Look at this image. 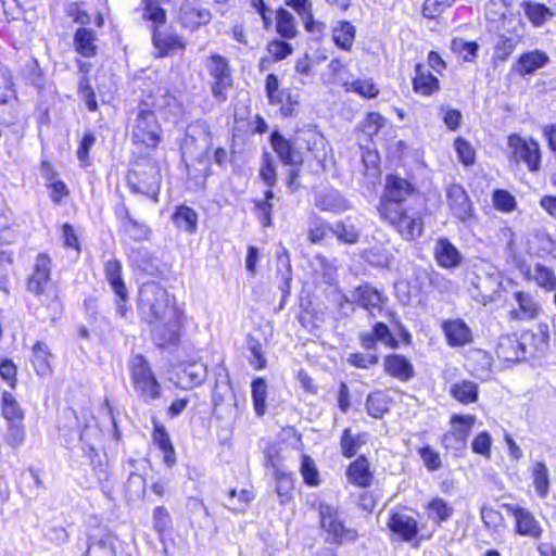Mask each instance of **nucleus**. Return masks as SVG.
<instances>
[{
	"instance_id": "nucleus-21",
	"label": "nucleus",
	"mask_w": 556,
	"mask_h": 556,
	"mask_svg": "<svg viewBox=\"0 0 556 556\" xmlns=\"http://www.w3.org/2000/svg\"><path fill=\"white\" fill-rule=\"evenodd\" d=\"M433 253L438 265L445 269L456 268L463 261L462 253L446 238L437 241Z\"/></svg>"
},
{
	"instance_id": "nucleus-1",
	"label": "nucleus",
	"mask_w": 556,
	"mask_h": 556,
	"mask_svg": "<svg viewBox=\"0 0 556 556\" xmlns=\"http://www.w3.org/2000/svg\"><path fill=\"white\" fill-rule=\"evenodd\" d=\"M138 309L141 317L151 325L182 313L175 306L174 299L166 289L155 282L144 283L140 288Z\"/></svg>"
},
{
	"instance_id": "nucleus-25",
	"label": "nucleus",
	"mask_w": 556,
	"mask_h": 556,
	"mask_svg": "<svg viewBox=\"0 0 556 556\" xmlns=\"http://www.w3.org/2000/svg\"><path fill=\"white\" fill-rule=\"evenodd\" d=\"M348 481L361 488H368L372 481V473L369 469V463L364 456H359L350 464L346 470Z\"/></svg>"
},
{
	"instance_id": "nucleus-20",
	"label": "nucleus",
	"mask_w": 556,
	"mask_h": 556,
	"mask_svg": "<svg viewBox=\"0 0 556 556\" xmlns=\"http://www.w3.org/2000/svg\"><path fill=\"white\" fill-rule=\"evenodd\" d=\"M549 62V56L541 51L533 50L521 54L513 65L511 71L520 76L534 74Z\"/></svg>"
},
{
	"instance_id": "nucleus-62",
	"label": "nucleus",
	"mask_w": 556,
	"mask_h": 556,
	"mask_svg": "<svg viewBox=\"0 0 556 556\" xmlns=\"http://www.w3.org/2000/svg\"><path fill=\"white\" fill-rule=\"evenodd\" d=\"M455 149L457 151L459 161L464 165L468 166L475 163V151L469 142L463 138H457L455 140Z\"/></svg>"
},
{
	"instance_id": "nucleus-2",
	"label": "nucleus",
	"mask_w": 556,
	"mask_h": 556,
	"mask_svg": "<svg viewBox=\"0 0 556 556\" xmlns=\"http://www.w3.org/2000/svg\"><path fill=\"white\" fill-rule=\"evenodd\" d=\"M155 162L150 160L137 161L134 168L127 176V182L134 193L143 194L159 202V193L161 189V173Z\"/></svg>"
},
{
	"instance_id": "nucleus-11",
	"label": "nucleus",
	"mask_w": 556,
	"mask_h": 556,
	"mask_svg": "<svg viewBox=\"0 0 556 556\" xmlns=\"http://www.w3.org/2000/svg\"><path fill=\"white\" fill-rule=\"evenodd\" d=\"M206 67L213 78L212 93L214 98L218 101H225L226 90L231 86L228 61L219 54H213L207 59Z\"/></svg>"
},
{
	"instance_id": "nucleus-56",
	"label": "nucleus",
	"mask_w": 556,
	"mask_h": 556,
	"mask_svg": "<svg viewBox=\"0 0 556 556\" xmlns=\"http://www.w3.org/2000/svg\"><path fill=\"white\" fill-rule=\"evenodd\" d=\"M525 13L527 17L535 25L543 24L547 16L552 15L549 10L545 5L540 3H528L526 5Z\"/></svg>"
},
{
	"instance_id": "nucleus-4",
	"label": "nucleus",
	"mask_w": 556,
	"mask_h": 556,
	"mask_svg": "<svg viewBox=\"0 0 556 556\" xmlns=\"http://www.w3.org/2000/svg\"><path fill=\"white\" fill-rule=\"evenodd\" d=\"M161 126L153 111L139 106L131 123V141L138 148L155 150L161 141Z\"/></svg>"
},
{
	"instance_id": "nucleus-7",
	"label": "nucleus",
	"mask_w": 556,
	"mask_h": 556,
	"mask_svg": "<svg viewBox=\"0 0 556 556\" xmlns=\"http://www.w3.org/2000/svg\"><path fill=\"white\" fill-rule=\"evenodd\" d=\"M131 375L135 390L144 400H155L160 396V384L142 355H136L132 357Z\"/></svg>"
},
{
	"instance_id": "nucleus-38",
	"label": "nucleus",
	"mask_w": 556,
	"mask_h": 556,
	"mask_svg": "<svg viewBox=\"0 0 556 556\" xmlns=\"http://www.w3.org/2000/svg\"><path fill=\"white\" fill-rule=\"evenodd\" d=\"M62 419L64 422L59 425V432L62 437H64L67 444L74 439V434L76 432H79L80 441L85 440V432L87 427H85V430H79L78 418L74 410H64L62 414Z\"/></svg>"
},
{
	"instance_id": "nucleus-29",
	"label": "nucleus",
	"mask_w": 556,
	"mask_h": 556,
	"mask_svg": "<svg viewBox=\"0 0 556 556\" xmlns=\"http://www.w3.org/2000/svg\"><path fill=\"white\" fill-rule=\"evenodd\" d=\"M425 508L427 518L438 526L446 522L454 514L453 506L439 496L433 497Z\"/></svg>"
},
{
	"instance_id": "nucleus-28",
	"label": "nucleus",
	"mask_w": 556,
	"mask_h": 556,
	"mask_svg": "<svg viewBox=\"0 0 556 556\" xmlns=\"http://www.w3.org/2000/svg\"><path fill=\"white\" fill-rule=\"evenodd\" d=\"M207 370L203 364H188L178 375V386L182 389H191L195 386H200L205 380Z\"/></svg>"
},
{
	"instance_id": "nucleus-59",
	"label": "nucleus",
	"mask_w": 556,
	"mask_h": 556,
	"mask_svg": "<svg viewBox=\"0 0 556 556\" xmlns=\"http://www.w3.org/2000/svg\"><path fill=\"white\" fill-rule=\"evenodd\" d=\"M452 49L455 52L463 54V59L466 62L473 61L479 46L473 41H465L463 39H454L452 42Z\"/></svg>"
},
{
	"instance_id": "nucleus-9",
	"label": "nucleus",
	"mask_w": 556,
	"mask_h": 556,
	"mask_svg": "<svg viewBox=\"0 0 556 556\" xmlns=\"http://www.w3.org/2000/svg\"><path fill=\"white\" fill-rule=\"evenodd\" d=\"M475 422L476 416L473 415H453L450 420L451 428L441 440L444 448L451 451L465 448Z\"/></svg>"
},
{
	"instance_id": "nucleus-22",
	"label": "nucleus",
	"mask_w": 556,
	"mask_h": 556,
	"mask_svg": "<svg viewBox=\"0 0 556 556\" xmlns=\"http://www.w3.org/2000/svg\"><path fill=\"white\" fill-rule=\"evenodd\" d=\"M514 298L518 307L510 311L509 316L511 319L530 320L538 317L540 313V305L531 294L517 291L514 294Z\"/></svg>"
},
{
	"instance_id": "nucleus-8",
	"label": "nucleus",
	"mask_w": 556,
	"mask_h": 556,
	"mask_svg": "<svg viewBox=\"0 0 556 556\" xmlns=\"http://www.w3.org/2000/svg\"><path fill=\"white\" fill-rule=\"evenodd\" d=\"M321 528L326 531L328 540L334 543L352 542L357 538V532L344 527L338 510L327 504L319 506Z\"/></svg>"
},
{
	"instance_id": "nucleus-49",
	"label": "nucleus",
	"mask_w": 556,
	"mask_h": 556,
	"mask_svg": "<svg viewBox=\"0 0 556 556\" xmlns=\"http://www.w3.org/2000/svg\"><path fill=\"white\" fill-rule=\"evenodd\" d=\"M368 414L374 418H381L388 412V399L381 392H375L368 395L366 401Z\"/></svg>"
},
{
	"instance_id": "nucleus-5",
	"label": "nucleus",
	"mask_w": 556,
	"mask_h": 556,
	"mask_svg": "<svg viewBox=\"0 0 556 556\" xmlns=\"http://www.w3.org/2000/svg\"><path fill=\"white\" fill-rule=\"evenodd\" d=\"M213 136L205 121H195L187 128L186 138L181 144L184 160H204L212 148Z\"/></svg>"
},
{
	"instance_id": "nucleus-18",
	"label": "nucleus",
	"mask_w": 556,
	"mask_h": 556,
	"mask_svg": "<svg viewBox=\"0 0 556 556\" xmlns=\"http://www.w3.org/2000/svg\"><path fill=\"white\" fill-rule=\"evenodd\" d=\"M526 343L522 336L520 338L516 334L502 336L496 349L497 356L505 362L525 361L527 357Z\"/></svg>"
},
{
	"instance_id": "nucleus-15",
	"label": "nucleus",
	"mask_w": 556,
	"mask_h": 556,
	"mask_svg": "<svg viewBox=\"0 0 556 556\" xmlns=\"http://www.w3.org/2000/svg\"><path fill=\"white\" fill-rule=\"evenodd\" d=\"M446 201L452 214L462 222L472 217V204L465 189L457 184L446 188Z\"/></svg>"
},
{
	"instance_id": "nucleus-33",
	"label": "nucleus",
	"mask_w": 556,
	"mask_h": 556,
	"mask_svg": "<svg viewBox=\"0 0 556 556\" xmlns=\"http://www.w3.org/2000/svg\"><path fill=\"white\" fill-rule=\"evenodd\" d=\"M172 220L178 229L188 233H194L198 229V214L189 206H177Z\"/></svg>"
},
{
	"instance_id": "nucleus-47",
	"label": "nucleus",
	"mask_w": 556,
	"mask_h": 556,
	"mask_svg": "<svg viewBox=\"0 0 556 556\" xmlns=\"http://www.w3.org/2000/svg\"><path fill=\"white\" fill-rule=\"evenodd\" d=\"M362 443V434H353L351 429H344L340 440L342 455L348 458L353 457L358 452Z\"/></svg>"
},
{
	"instance_id": "nucleus-54",
	"label": "nucleus",
	"mask_w": 556,
	"mask_h": 556,
	"mask_svg": "<svg viewBox=\"0 0 556 556\" xmlns=\"http://www.w3.org/2000/svg\"><path fill=\"white\" fill-rule=\"evenodd\" d=\"M25 440L23 421H9L5 433V441L12 447L20 446Z\"/></svg>"
},
{
	"instance_id": "nucleus-19",
	"label": "nucleus",
	"mask_w": 556,
	"mask_h": 556,
	"mask_svg": "<svg viewBox=\"0 0 556 556\" xmlns=\"http://www.w3.org/2000/svg\"><path fill=\"white\" fill-rule=\"evenodd\" d=\"M516 520V532L519 535L539 539L543 532L540 522L526 508L522 507H508Z\"/></svg>"
},
{
	"instance_id": "nucleus-60",
	"label": "nucleus",
	"mask_w": 556,
	"mask_h": 556,
	"mask_svg": "<svg viewBox=\"0 0 556 556\" xmlns=\"http://www.w3.org/2000/svg\"><path fill=\"white\" fill-rule=\"evenodd\" d=\"M491 444L492 439L489 432L483 431L479 433L471 443V448L476 454H479L485 458L491 457Z\"/></svg>"
},
{
	"instance_id": "nucleus-44",
	"label": "nucleus",
	"mask_w": 556,
	"mask_h": 556,
	"mask_svg": "<svg viewBox=\"0 0 556 556\" xmlns=\"http://www.w3.org/2000/svg\"><path fill=\"white\" fill-rule=\"evenodd\" d=\"M333 236L343 243L354 244L358 241L359 229L351 222V219H346L333 225Z\"/></svg>"
},
{
	"instance_id": "nucleus-42",
	"label": "nucleus",
	"mask_w": 556,
	"mask_h": 556,
	"mask_svg": "<svg viewBox=\"0 0 556 556\" xmlns=\"http://www.w3.org/2000/svg\"><path fill=\"white\" fill-rule=\"evenodd\" d=\"M316 206L323 211L343 212L348 210L346 202L338 191L329 190L320 193L316 199Z\"/></svg>"
},
{
	"instance_id": "nucleus-43",
	"label": "nucleus",
	"mask_w": 556,
	"mask_h": 556,
	"mask_svg": "<svg viewBox=\"0 0 556 556\" xmlns=\"http://www.w3.org/2000/svg\"><path fill=\"white\" fill-rule=\"evenodd\" d=\"M333 40L336 45L343 50H350L355 38V28L350 22H340L333 28Z\"/></svg>"
},
{
	"instance_id": "nucleus-46",
	"label": "nucleus",
	"mask_w": 556,
	"mask_h": 556,
	"mask_svg": "<svg viewBox=\"0 0 556 556\" xmlns=\"http://www.w3.org/2000/svg\"><path fill=\"white\" fill-rule=\"evenodd\" d=\"M267 384L263 378H256L252 382V399L254 410L257 416L266 412Z\"/></svg>"
},
{
	"instance_id": "nucleus-57",
	"label": "nucleus",
	"mask_w": 556,
	"mask_h": 556,
	"mask_svg": "<svg viewBox=\"0 0 556 556\" xmlns=\"http://www.w3.org/2000/svg\"><path fill=\"white\" fill-rule=\"evenodd\" d=\"M450 7L451 3L446 0H425L422 15L426 18L433 20L439 17Z\"/></svg>"
},
{
	"instance_id": "nucleus-26",
	"label": "nucleus",
	"mask_w": 556,
	"mask_h": 556,
	"mask_svg": "<svg viewBox=\"0 0 556 556\" xmlns=\"http://www.w3.org/2000/svg\"><path fill=\"white\" fill-rule=\"evenodd\" d=\"M532 485L536 495L544 500L548 496L551 489L549 470L544 462L536 460L530 468Z\"/></svg>"
},
{
	"instance_id": "nucleus-55",
	"label": "nucleus",
	"mask_w": 556,
	"mask_h": 556,
	"mask_svg": "<svg viewBox=\"0 0 556 556\" xmlns=\"http://www.w3.org/2000/svg\"><path fill=\"white\" fill-rule=\"evenodd\" d=\"M348 91L356 92L364 98H375L379 93V89L371 79H357L352 81Z\"/></svg>"
},
{
	"instance_id": "nucleus-13",
	"label": "nucleus",
	"mask_w": 556,
	"mask_h": 556,
	"mask_svg": "<svg viewBox=\"0 0 556 556\" xmlns=\"http://www.w3.org/2000/svg\"><path fill=\"white\" fill-rule=\"evenodd\" d=\"M415 192V187L406 179L396 175H389L386 180L384 193L380 202V208L392 203L395 207H401L408 197Z\"/></svg>"
},
{
	"instance_id": "nucleus-58",
	"label": "nucleus",
	"mask_w": 556,
	"mask_h": 556,
	"mask_svg": "<svg viewBox=\"0 0 556 556\" xmlns=\"http://www.w3.org/2000/svg\"><path fill=\"white\" fill-rule=\"evenodd\" d=\"M493 203L496 210L503 212H513L516 207L515 198L505 190H495L493 193Z\"/></svg>"
},
{
	"instance_id": "nucleus-17",
	"label": "nucleus",
	"mask_w": 556,
	"mask_h": 556,
	"mask_svg": "<svg viewBox=\"0 0 556 556\" xmlns=\"http://www.w3.org/2000/svg\"><path fill=\"white\" fill-rule=\"evenodd\" d=\"M351 296V301L353 303H356L368 311L371 316H375L376 312L381 313L384 306V298L382 293L367 283L355 288Z\"/></svg>"
},
{
	"instance_id": "nucleus-24",
	"label": "nucleus",
	"mask_w": 556,
	"mask_h": 556,
	"mask_svg": "<svg viewBox=\"0 0 556 556\" xmlns=\"http://www.w3.org/2000/svg\"><path fill=\"white\" fill-rule=\"evenodd\" d=\"M384 371L400 381H407L414 376V367L403 355L393 354L384 358Z\"/></svg>"
},
{
	"instance_id": "nucleus-64",
	"label": "nucleus",
	"mask_w": 556,
	"mask_h": 556,
	"mask_svg": "<svg viewBox=\"0 0 556 556\" xmlns=\"http://www.w3.org/2000/svg\"><path fill=\"white\" fill-rule=\"evenodd\" d=\"M480 515L484 526L490 530L496 531L503 523L501 513L493 508L482 507Z\"/></svg>"
},
{
	"instance_id": "nucleus-16",
	"label": "nucleus",
	"mask_w": 556,
	"mask_h": 556,
	"mask_svg": "<svg viewBox=\"0 0 556 556\" xmlns=\"http://www.w3.org/2000/svg\"><path fill=\"white\" fill-rule=\"evenodd\" d=\"M441 328L447 344L452 348H462L473 341L471 329L460 318L444 320Z\"/></svg>"
},
{
	"instance_id": "nucleus-52",
	"label": "nucleus",
	"mask_w": 556,
	"mask_h": 556,
	"mask_svg": "<svg viewBox=\"0 0 556 556\" xmlns=\"http://www.w3.org/2000/svg\"><path fill=\"white\" fill-rule=\"evenodd\" d=\"M532 277L541 288L553 290L556 287V277L554 271L543 265H535Z\"/></svg>"
},
{
	"instance_id": "nucleus-61",
	"label": "nucleus",
	"mask_w": 556,
	"mask_h": 556,
	"mask_svg": "<svg viewBox=\"0 0 556 556\" xmlns=\"http://www.w3.org/2000/svg\"><path fill=\"white\" fill-rule=\"evenodd\" d=\"M265 89L271 104H280L282 102L283 91L279 89V80L276 75L269 74L266 77Z\"/></svg>"
},
{
	"instance_id": "nucleus-30",
	"label": "nucleus",
	"mask_w": 556,
	"mask_h": 556,
	"mask_svg": "<svg viewBox=\"0 0 556 556\" xmlns=\"http://www.w3.org/2000/svg\"><path fill=\"white\" fill-rule=\"evenodd\" d=\"M277 278H280L281 280L279 289L281 290L283 298L289 295L290 285L292 281V267L289 252L282 245L277 251Z\"/></svg>"
},
{
	"instance_id": "nucleus-6",
	"label": "nucleus",
	"mask_w": 556,
	"mask_h": 556,
	"mask_svg": "<svg viewBox=\"0 0 556 556\" xmlns=\"http://www.w3.org/2000/svg\"><path fill=\"white\" fill-rule=\"evenodd\" d=\"M381 217L392 225L405 240H413L421 236L422 222L416 214H409L406 210L387 204L379 208Z\"/></svg>"
},
{
	"instance_id": "nucleus-3",
	"label": "nucleus",
	"mask_w": 556,
	"mask_h": 556,
	"mask_svg": "<svg viewBox=\"0 0 556 556\" xmlns=\"http://www.w3.org/2000/svg\"><path fill=\"white\" fill-rule=\"evenodd\" d=\"M51 261L46 254H39L36 257L35 266L30 278L28 279V291L41 300L49 308L56 312L60 307L56 289L52 286L50 279Z\"/></svg>"
},
{
	"instance_id": "nucleus-32",
	"label": "nucleus",
	"mask_w": 556,
	"mask_h": 556,
	"mask_svg": "<svg viewBox=\"0 0 556 556\" xmlns=\"http://www.w3.org/2000/svg\"><path fill=\"white\" fill-rule=\"evenodd\" d=\"M51 358L52 354L46 343L37 342L34 345L31 362L39 376L46 377L52 374Z\"/></svg>"
},
{
	"instance_id": "nucleus-40",
	"label": "nucleus",
	"mask_w": 556,
	"mask_h": 556,
	"mask_svg": "<svg viewBox=\"0 0 556 556\" xmlns=\"http://www.w3.org/2000/svg\"><path fill=\"white\" fill-rule=\"evenodd\" d=\"M414 90L422 96H430L439 89V80L431 73H424L421 65L416 66V76L414 78Z\"/></svg>"
},
{
	"instance_id": "nucleus-45",
	"label": "nucleus",
	"mask_w": 556,
	"mask_h": 556,
	"mask_svg": "<svg viewBox=\"0 0 556 556\" xmlns=\"http://www.w3.org/2000/svg\"><path fill=\"white\" fill-rule=\"evenodd\" d=\"M253 498L254 495L250 490H241L238 493L237 490L232 489L228 492L225 506L232 511L242 513L247 509Z\"/></svg>"
},
{
	"instance_id": "nucleus-41",
	"label": "nucleus",
	"mask_w": 556,
	"mask_h": 556,
	"mask_svg": "<svg viewBox=\"0 0 556 556\" xmlns=\"http://www.w3.org/2000/svg\"><path fill=\"white\" fill-rule=\"evenodd\" d=\"M153 43L155 48L160 50V55L162 56L166 55L169 51L185 49L182 39L179 36L173 34L154 31Z\"/></svg>"
},
{
	"instance_id": "nucleus-51",
	"label": "nucleus",
	"mask_w": 556,
	"mask_h": 556,
	"mask_svg": "<svg viewBox=\"0 0 556 556\" xmlns=\"http://www.w3.org/2000/svg\"><path fill=\"white\" fill-rule=\"evenodd\" d=\"M86 556H115L114 541L111 538L94 540L89 543Z\"/></svg>"
},
{
	"instance_id": "nucleus-36",
	"label": "nucleus",
	"mask_w": 556,
	"mask_h": 556,
	"mask_svg": "<svg viewBox=\"0 0 556 556\" xmlns=\"http://www.w3.org/2000/svg\"><path fill=\"white\" fill-rule=\"evenodd\" d=\"M96 34L91 29L79 28L75 33L74 46L76 51L85 58H91L97 53Z\"/></svg>"
},
{
	"instance_id": "nucleus-12",
	"label": "nucleus",
	"mask_w": 556,
	"mask_h": 556,
	"mask_svg": "<svg viewBox=\"0 0 556 556\" xmlns=\"http://www.w3.org/2000/svg\"><path fill=\"white\" fill-rule=\"evenodd\" d=\"M182 321L184 312L168 318H164V320L154 321V327L151 331L152 340L160 348H166L178 343Z\"/></svg>"
},
{
	"instance_id": "nucleus-23",
	"label": "nucleus",
	"mask_w": 556,
	"mask_h": 556,
	"mask_svg": "<svg viewBox=\"0 0 556 556\" xmlns=\"http://www.w3.org/2000/svg\"><path fill=\"white\" fill-rule=\"evenodd\" d=\"M117 216L121 220L123 231L135 241L148 240L151 233V229L142 223L134 219L127 207L122 206L117 211Z\"/></svg>"
},
{
	"instance_id": "nucleus-63",
	"label": "nucleus",
	"mask_w": 556,
	"mask_h": 556,
	"mask_svg": "<svg viewBox=\"0 0 556 556\" xmlns=\"http://www.w3.org/2000/svg\"><path fill=\"white\" fill-rule=\"evenodd\" d=\"M386 119L376 112L369 113L362 124V130L368 135L374 136L378 134L379 129L384 126Z\"/></svg>"
},
{
	"instance_id": "nucleus-34",
	"label": "nucleus",
	"mask_w": 556,
	"mask_h": 556,
	"mask_svg": "<svg viewBox=\"0 0 556 556\" xmlns=\"http://www.w3.org/2000/svg\"><path fill=\"white\" fill-rule=\"evenodd\" d=\"M211 12L207 9H198L191 5H184L180 10V20L184 26L197 29L211 21Z\"/></svg>"
},
{
	"instance_id": "nucleus-35",
	"label": "nucleus",
	"mask_w": 556,
	"mask_h": 556,
	"mask_svg": "<svg viewBox=\"0 0 556 556\" xmlns=\"http://www.w3.org/2000/svg\"><path fill=\"white\" fill-rule=\"evenodd\" d=\"M104 271L108 281L118 299L122 301L127 300V290L121 277L122 264L117 260L109 261L105 264Z\"/></svg>"
},
{
	"instance_id": "nucleus-37",
	"label": "nucleus",
	"mask_w": 556,
	"mask_h": 556,
	"mask_svg": "<svg viewBox=\"0 0 556 556\" xmlns=\"http://www.w3.org/2000/svg\"><path fill=\"white\" fill-rule=\"evenodd\" d=\"M1 413L7 421H23L25 417L24 409L10 391H3L1 395Z\"/></svg>"
},
{
	"instance_id": "nucleus-53",
	"label": "nucleus",
	"mask_w": 556,
	"mask_h": 556,
	"mask_svg": "<svg viewBox=\"0 0 556 556\" xmlns=\"http://www.w3.org/2000/svg\"><path fill=\"white\" fill-rule=\"evenodd\" d=\"M363 257L377 267H387L390 263V253L383 247H375L364 251Z\"/></svg>"
},
{
	"instance_id": "nucleus-31",
	"label": "nucleus",
	"mask_w": 556,
	"mask_h": 556,
	"mask_svg": "<svg viewBox=\"0 0 556 556\" xmlns=\"http://www.w3.org/2000/svg\"><path fill=\"white\" fill-rule=\"evenodd\" d=\"M450 394L457 402L469 405L477 402L479 394V386L470 380H462L455 382L450 388Z\"/></svg>"
},
{
	"instance_id": "nucleus-14",
	"label": "nucleus",
	"mask_w": 556,
	"mask_h": 556,
	"mask_svg": "<svg viewBox=\"0 0 556 556\" xmlns=\"http://www.w3.org/2000/svg\"><path fill=\"white\" fill-rule=\"evenodd\" d=\"M273 149L283 164L299 165L303 162L300 138L287 139L278 132L270 138Z\"/></svg>"
},
{
	"instance_id": "nucleus-27",
	"label": "nucleus",
	"mask_w": 556,
	"mask_h": 556,
	"mask_svg": "<svg viewBox=\"0 0 556 556\" xmlns=\"http://www.w3.org/2000/svg\"><path fill=\"white\" fill-rule=\"evenodd\" d=\"M388 526L392 532L401 535L405 541L413 540L418 532L417 521L401 513L393 514Z\"/></svg>"
},
{
	"instance_id": "nucleus-39",
	"label": "nucleus",
	"mask_w": 556,
	"mask_h": 556,
	"mask_svg": "<svg viewBox=\"0 0 556 556\" xmlns=\"http://www.w3.org/2000/svg\"><path fill=\"white\" fill-rule=\"evenodd\" d=\"M153 441L163 451L165 464L169 467L173 466L175 464V450L164 426H154Z\"/></svg>"
},
{
	"instance_id": "nucleus-50",
	"label": "nucleus",
	"mask_w": 556,
	"mask_h": 556,
	"mask_svg": "<svg viewBox=\"0 0 556 556\" xmlns=\"http://www.w3.org/2000/svg\"><path fill=\"white\" fill-rule=\"evenodd\" d=\"M522 339L532 340L536 352H544L548 348L549 332L546 324H539L535 332L522 333Z\"/></svg>"
},
{
	"instance_id": "nucleus-10",
	"label": "nucleus",
	"mask_w": 556,
	"mask_h": 556,
	"mask_svg": "<svg viewBox=\"0 0 556 556\" xmlns=\"http://www.w3.org/2000/svg\"><path fill=\"white\" fill-rule=\"evenodd\" d=\"M508 146L513 149L516 161L526 163L528 169L532 173L540 170L541 151L536 140L532 138L527 140L517 134H513L508 137Z\"/></svg>"
},
{
	"instance_id": "nucleus-48",
	"label": "nucleus",
	"mask_w": 556,
	"mask_h": 556,
	"mask_svg": "<svg viewBox=\"0 0 556 556\" xmlns=\"http://www.w3.org/2000/svg\"><path fill=\"white\" fill-rule=\"evenodd\" d=\"M276 29L285 38L295 37L296 28L293 15L285 9L278 10Z\"/></svg>"
}]
</instances>
